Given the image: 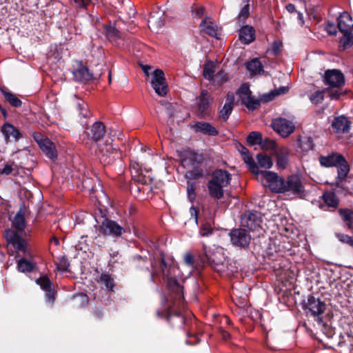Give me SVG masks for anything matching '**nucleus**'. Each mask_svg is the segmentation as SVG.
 Returning a JSON list of instances; mask_svg holds the SVG:
<instances>
[{
  "mask_svg": "<svg viewBox=\"0 0 353 353\" xmlns=\"http://www.w3.org/2000/svg\"><path fill=\"white\" fill-rule=\"evenodd\" d=\"M283 43L279 40L274 41L272 44L271 49L268 50L267 52H271L274 56L279 55L282 52Z\"/></svg>",
  "mask_w": 353,
  "mask_h": 353,
  "instance_id": "55",
  "label": "nucleus"
},
{
  "mask_svg": "<svg viewBox=\"0 0 353 353\" xmlns=\"http://www.w3.org/2000/svg\"><path fill=\"white\" fill-rule=\"evenodd\" d=\"M45 292H46V297L47 300L50 303H53V302L55 300V294H56V292L54 291V290L52 288L48 290H46Z\"/></svg>",
  "mask_w": 353,
  "mask_h": 353,
  "instance_id": "62",
  "label": "nucleus"
},
{
  "mask_svg": "<svg viewBox=\"0 0 353 353\" xmlns=\"http://www.w3.org/2000/svg\"><path fill=\"white\" fill-rule=\"evenodd\" d=\"M74 78L77 81L83 83H88L95 79L92 74L90 72L88 68L85 66L80 65L74 72Z\"/></svg>",
  "mask_w": 353,
  "mask_h": 353,
  "instance_id": "28",
  "label": "nucleus"
},
{
  "mask_svg": "<svg viewBox=\"0 0 353 353\" xmlns=\"http://www.w3.org/2000/svg\"><path fill=\"white\" fill-rule=\"evenodd\" d=\"M337 27L343 34L340 39V43L343 50L352 46L353 45V23L347 12H343L338 17Z\"/></svg>",
  "mask_w": 353,
  "mask_h": 353,
  "instance_id": "6",
  "label": "nucleus"
},
{
  "mask_svg": "<svg viewBox=\"0 0 353 353\" xmlns=\"http://www.w3.org/2000/svg\"><path fill=\"white\" fill-rule=\"evenodd\" d=\"M92 316L95 321H101L105 314V310L101 306H95L92 310Z\"/></svg>",
  "mask_w": 353,
  "mask_h": 353,
  "instance_id": "53",
  "label": "nucleus"
},
{
  "mask_svg": "<svg viewBox=\"0 0 353 353\" xmlns=\"http://www.w3.org/2000/svg\"><path fill=\"white\" fill-rule=\"evenodd\" d=\"M255 30L250 26H243L239 32V39L244 43L248 44L254 40Z\"/></svg>",
  "mask_w": 353,
  "mask_h": 353,
  "instance_id": "34",
  "label": "nucleus"
},
{
  "mask_svg": "<svg viewBox=\"0 0 353 353\" xmlns=\"http://www.w3.org/2000/svg\"><path fill=\"white\" fill-rule=\"evenodd\" d=\"M1 132L7 142L11 141L12 139L14 141H18L22 137V134L18 128L9 123H5L1 127Z\"/></svg>",
  "mask_w": 353,
  "mask_h": 353,
  "instance_id": "27",
  "label": "nucleus"
},
{
  "mask_svg": "<svg viewBox=\"0 0 353 353\" xmlns=\"http://www.w3.org/2000/svg\"><path fill=\"white\" fill-rule=\"evenodd\" d=\"M241 154L243 157L244 162L248 165L249 170L254 174H261L259 166L255 163L249 150L245 146L241 145Z\"/></svg>",
  "mask_w": 353,
  "mask_h": 353,
  "instance_id": "29",
  "label": "nucleus"
},
{
  "mask_svg": "<svg viewBox=\"0 0 353 353\" xmlns=\"http://www.w3.org/2000/svg\"><path fill=\"white\" fill-rule=\"evenodd\" d=\"M37 143L42 152L50 159L54 161L57 159V151L55 144L48 138H41Z\"/></svg>",
  "mask_w": 353,
  "mask_h": 353,
  "instance_id": "22",
  "label": "nucleus"
},
{
  "mask_svg": "<svg viewBox=\"0 0 353 353\" xmlns=\"http://www.w3.org/2000/svg\"><path fill=\"white\" fill-rule=\"evenodd\" d=\"M276 157V166L279 169L286 168L288 164L289 150L286 147H281L275 152Z\"/></svg>",
  "mask_w": 353,
  "mask_h": 353,
  "instance_id": "32",
  "label": "nucleus"
},
{
  "mask_svg": "<svg viewBox=\"0 0 353 353\" xmlns=\"http://www.w3.org/2000/svg\"><path fill=\"white\" fill-rule=\"evenodd\" d=\"M271 126L275 132L283 138L289 137L295 129V125L292 121L283 117L273 119Z\"/></svg>",
  "mask_w": 353,
  "mask_h": 353,
  "instance_id": "13",
  "label": "nucleus"
},
{
  "mask_svg": "<svg viewBox=\"0 0 353 353\" xmlns=\"http://www.w3.org/2000/svg\"><path fill=\"white\" fill-rule=\"evenodd\" d=\"M250 15V5L248 3H247L246 5H245L242 9L241 10L238 17H236V19L239 22L243 23L245 20L249 17Z\"/></svg>",
  "mask_w": 353,
  "mask_h": 353,
  "instance_id": "58",
  "label": "nucleus"
},
{
  "mask_svg": "<svg viewBox=\"0 0 353 353\" xmlns=\"http://www.w3.org/2000/svg\"><path fill=\"white\" fill-rule=\"evenodd\" d=\"M132 180L136 184L145 185L147 183V178L145 175L141 174L132 176Z\"/></svg>",
  "mask_w": 353,
  "mask_h": 353,
  "instance_id": "60",
  "label": "nucleus"
},
{
  "mask_svg": "<svg viewBox=\"0 0 353 353\" xmlns=\"http://www.w3.org/2000/svg\"><path fill=\"white\" fill-rule=\"evenodd\" d=\"M214 228L212 227L211 224L210 223L205 222L201 224L199 229V234L202 236H208L212 234Z\"/></svg>",
  "mask_w": 353,
  "mask_h": 353,
  "instance_id": "57",
  "label": "nucleus"
},
{
  "mask_svg": "<svg viewBox=\"0 0 353 353\" xmlns=\"http://www.w3.org/2000/svg\"><path fill=\"white\" fill-rule=\"evenodd\" d=\"M166 288L168 291L165 301L167 305L176 306L177 308L184 307V290L178 280L174 277H168L166 279Z\"/></svg>",
  "mask_w": 353,
  "mask_h": 353,
  "instance_id": "5",
  "label": "nucleus"
},
{
  "mask_svg": "<svg viewBox=\"0 0 353 353\" xmlns=\"http://www.w3.org/2000/svg\"><path fill=\"white\" fill-rule=\"evenodd\" d=\"M322 198L324 203L328 207L336 208L339 204V200L334 192H325L322 195Z\"/></svg>",
  "mask_w": 353,
  "mask_h": 353,
  "instance_id": "39",
  "label": "nucleus"
},
{
  "mask_svg": "<svg viewBox=\"0 0 353 353\" xmlns=\"http://www.w3.org/2000/svg\"><path fill=\"white\" fill-rule=\"evenodd\" d=\"M134 267L141 270H145L150 272V268L148 265L147 257H143L140 255H136L132 259Z\"/></svg>",
  "mask_w": 353,
  "mask_h": 353,
  "instance_id": "45",
  "label": "nucleus"
},
{
  "mask_svg": "<svg viewBox=\"0 0 353 353\" xmlns=\"http://www.w3.org/2000/svg\"><path fill=\"white\" fill-rule=\"evenodd\" d=\"M12 226L15 231L23 232L25 230L26 224L25 220L24 212L20 209L14 217L12 221Z\"/></svg>",
  "mask_w": 353,
  "mask_h": 353,
  "instance_id": "36",
  "label": "nucleus"
},
{
  "mask_svg": "<svg viewBox=\"0 0 353 353\" xmlns=\"http://www.w3.org/2000/svg\"><path fill=\"white\" fill-rule=\"evenodd\" d=\"M261 175L274 193L285 194L293 198L302 199L305 196V189L300 177L296 174L289 175L286 179L271 171H263Z\"/></svg>",
  "mask_w": 353,
  "mask_h": 353,
  "instance_id": "1",
  "label": "nucleus"
},
{
  "mask_svg": "<svg viewBox=\"0 0 353 353\" xmlns=\"http://www.w3.org/2000/svg\"><path fill=\"white\" fill-rule=\"evenodd\" d=\"M234 94L231 92H228L225 96V103L219 111V119L223 121H227L234 109Z\"/></svg>",
  "mask_w": 353,
  "mask_h": 353,
  "instance_id": "18",
  "label": "nucleus"
},
{
  "mask_svg": "<svg viewBox=\"0 0 353 353\" xmlns=\"http://www.w3.org/2000/svg\"><path fill=\"white\" fill-rule=\"evenodd\" d=\"M236 94L238 96L241 103L250 111H254L259 108L261 101L252 95L251 90H236Z\"/></svg>",
  "mask_w": 353,
  "mask_h": 353,
  "instance_id": "15",
  "label": "nucleus"
},
{
  "mask_svg": "<svg viewBox=\"0 0 353 353\" xmlns=\"http://www.w3.org/2000/svg\"><path fill=\"white\" fill-rule=\"evenodd\" d=\"M97 281L103 287H104L106 291H114V288L115 287L114 281L109 273L105 272L101 274L99 278L97 279Z\"/></svg>",
  "mask_w": 353,
  "mask_h": 353,
  "instance_id": "35",
  "label": "nucleus"
},
{
  "mask_svg": "<svg viewBox=\"0 0 353 353\" xmlns=\"http://www.w3.org/2000/svg\"><path fill=\"white\" fill-rule=\"evenodd\" d=\"M164 24L162 15L159 12L151 14L148 19V26L150 28L156 30Z\"/></svg>",
  "mask_w": 353,
  "mask_h": 353,
  "instance_id": "40",
  "label": "nucleus"
},
{
  "mask_svg": "<svg viewBox=\"0 0 353 353\" xmlns=\"http://www.w3.org/2000/svg\"><path fill=\"white\" fill-rule=\"evenodd\" d=\"M105 134V126L101 121L94 122L90 127L86 128L83 135L88 140L98 142L103 139Z\"/></svg>",
  "mask_w": 353,
  "mask_h": 353,
  "instance_id": "16",
  "label": "nucleus"
},
{
  "mask_svg": "<svg viewBox=\"0 0 353 353\" xmlns=\"http://www.w3.org/2000/svg\"><path fill=\"white\" fill-rule=\"evenodd\" d=\"M256 159L260 167L265 169H270L273 165V161L270 156L265 153H259L256 155Z\"/></svg>",
  "mask_w": 353,
  "mask_h": 353,
  "instance_id": "43",
  "label": "nucleus"
},
{
  "mask_svg": "<svg viewBox=\"0 0 353 353\" xmlns=\"http://www.w3.org/2000/svg\"><path fill=\"white\" fill-rule=\"evenodd\" d=\"M3 94L5 99L14 108H19L22 105V101L17 97V96L11 92L6 90H0Z\"/></svg>",
  "mask_w": 353,
  "mask_h": 353,
  "instance_id": "42",
  "label": "nucleus"
},
{
  "mask_svg": "<svg viewBox=\"0 0 353 353\" xmlns=\"http://www.w3.org/2000/svg\"><path fill=\"white\" fill-rule=\"evenodd\" d=\"M168 264L166 263L164 257V254L161 253L160 254V262H159V272H161L165 279H167L169 276Z\"/></svg>",
  "mask_w": 353,
  "mask_h": 353,
  "instance_id": "52",
  "label": "nucleus"
},
{
  "mask_svg": "<svg viewBox=\"0 0 353 353\" xmlns=\"http://www.w3.org/2000/svg\"><path fill=\"white\" fill-rule=\"evenodd\" d=\"M338 212L346 227L350 230H353V210L339 208Z\"/></svg>",
  "mask_w": 353,
  "mask_h": 353,
  "instance_id": "37",
  "label": "nucleus"
},
{
  "mask_svg": "<svg viewBox=\"0 0 353 353\" xmlns=\"http://www.w3.org/2000/svg\"><path fill=\"white\" fill-rule=\"evenodd\" d=\"M262 218L257 211L247 210L240 216V224L249 232L255 231L261 228Z\"/></svg>",
  "mask_w": 353,
  "mask_h": 353,
  "instance_id": "12",
  "label": "nucleus"
},
{
  "mask_svg": "<svg viewBox=\"0 0 353 353\" xmlns=\"http://www.w3.org/2000/svg\"><path fill=\"white\" fill-rule=\"evenodd\" d=\"M190 128L196 133H201L210 137H215L219 134L217 129L211 123L205 121H196L190 126Z\"/></svg>",
  "mask_w": 353,
  "mask_h": 353,
  "instance_id": "20",
  "label": "nucleus"
},
{
  "mask_svg": "<svg viewBox=\"0 0 353 353\" xmlns=\"http://www.w3.org/2000/svg\"><path fill=\"white\" fill-rule=\"evenodd\" d=\"M298 147L303 152H307L312 150L314 147L313 139L310 137L299 136L297 138Z\"/></svg>",
  "mask_w": 353,
  "mask_h": 353,
  "instance_id": "38",
  "label": "nucleus"
},
{
  "mask_svg": "<svg viewBox=\"0 0 353 353\" xmlns=\"http://www.w3.org/2000/svg\"><path fill=\"white\" fill-rule=\"evenodd\" d=\"M289 90H271L269 92L263 94L259 99L261 103H268L276 97L285 94Z\"/></svg>",
  "mask_w": 353,
  "mask_h": 353,
  "instance_id": "41",
  "label": "nucleus"
},
{
  "mask_svg": "<svg viewBox=\"0 0 353 353\" xmlns=\"http://www.w3.org/2000/svg\"><path fill=\"white\" fill-rule=\"evenodd\" d=\"M36 283L44 291L52 288V282L47 276H43L37 279Z\"/></svg>",
  "mask_w": 353,
  "mask_h": 353,
  "instance_id": "51",
  "label": "nucleus"
},
{
  "mask_svg": "<svg viewBox=\"0 0 353 353\" xmlns=\"http://www.w3.org/2000/svg\"><path fill=\"white\" fill-rule=\"evenodd\" d=\"M203 174V170L201 167H197L192 168L191 170L186 171L185 176L189 181L202 178Z\"/></svg>",
  "mask_w": 353,
  "mask_h": 353,
  "instance_id": "46",
  "label": "nucleus"
},
{
  "mask_svg": "<svg viewBox=\"0 0 353 353\" xmlns=\"http://www.w3.org/2000/svg\"><path fill=\"white\" fill-rule=\"evenodd\" d=\"M332 127L336 133L346 134L350 129V121L343 116H338L334 118Z\"/></svg>",
  "mask_w": 353,
  "mask_h": 353,
  "instance_id": "24",
  "label": "nucleus"
},
{
  "mask_svg": "<svg viewBox=\"0 0 353 353\" xmlns=\"http://www.w3.org/2000/svg\"><path fill=\"white\" fill-rule=\"evenodd\" d=\"M76 110L78 117L77 121L81 125H85L88 122V119L92 115L88 105L84 101L81 100L77 103Z\"/></svg>",
  "mask_w": 353,
  "mask_h": 353,
  "instance_id": "26",
  "label": "nucleus"
},
{
  "mask_svg": "<svg viewBox=\"0 0 353 353\" xmlns=\"http://www.w3.org/2000/svg\"><path fill=\"white\" fill-rule=\"evenodd\" d=\"M99 232L106 236L118 239L127 232V229L119 225L117 221L104 217L98 228Z\"/></svg>",
  "mask_w": 353,
  "mask_h": 353,
  "instance_id": "9",
  "label": "nucleus"
},
{
  "mask_svg": "<svg viewBox=\"0 0 353 353\" xmlns=\"http://www.w3.org/2000/svg\"><path fill=\"white\" fill-rule=\"evenodd\" d=\"M316 321L319 325L322 326L323 332L328 338H332L334 336L335 334L334 329L327 323L324 322L322 317L316 318Z\"/></svg>",
  "mask_w": 353,
  "mask_h": 353,
  "instance_id": "48",
  "label": "nucleus"
},
{
  "mask_svg": "<svg viewBox=\"0 0 353 353\" xmlns=\"http://www.w3.org/2000/svg\"><path fill=\"white\" fill-rule=\"evenodd\" d=\"M122 23V21L118 20L113 24L104 26L105 35L110 41L117 43L119 39H123L124 35L121 28Z\"/></svg>",
  "mask_w": 353,
  "mask_h": 353,
  "instance_id": "17",
  "label": "nucleus"
},
{
  "mask_svg": "<svg viewBox=\"0 0 353 353\" xmlns=\"http://www.w3.org/2000/svg\"><path fill=\"white\" fill-rule=\"evenodd\" d=\"M203 162L202 154H199L192 150L186 151L184 157L182 159V163L184 167L197 168L201 167Z\"/></svg>",
  "mask_w": 353,
  "mask_h": 353,
  "instance_id": "21",
  "label": "nucleus"
},
{
  "mask_svg": "<svg viewBox=\"0 0 353 353\" xmlns=\"http://www.w3.org/2000/svg\"><path fill=\"white\" fill-rule=\"evenodd\" d=\"M21 232L15 231L13 229H6L3 232L7 245H10L18 252H22L26 257H32L30 250L28 249V241L24 239Z\"/></svg>",
  "mask_w": 353,
  "mask_h": 353,
  "instance_id": "7",
  "label": "nucleus"
},
{
  "mask_svg": "<svg viewBox=\"0 0 353 353\" xmlns=\"http://www.w3.org/2000/svg\"><path fill=\"white\" fill-rule=\"evenodd\" d=\"M228 235L231 244L234 247L246 249L250 244L252 237L250 232L242 227L233 228Z\"/></svg>",
  "mask_w": 353,
  "mask_h": 353,
  "instance_id": "10",
  "label": "nucleus"
},
{
  "mask_svg": "<svg viewBox=\"0 0 353 353\" xmlns=\"http://www.w3.org/2000/svg\"><path fill=\"white\" fill-rule=\"evenodd\" d=\"M214 72L215 65L212 61L208 62L204 65L203 74L205 79L214 80Z\"/></svg>",
  "mask_w": 353,
  "mask_h": 353,
  "instance_id": "50",
  "label": "nucleus"
},
{
  "mask_svg": "<svg viewBox=\"0 0 353 353\" xmlns=\"http://www.w3.org/2000/svg\"><path fill=\"white\" fill-rule=\"evenodd\" d=\"M57 269L61 272H70V262L66 256H61L56 261Z\"/></svg>",
  "mask_w": 353,
  "mask_h": 353,
  "instance_id": "49",
  "label": "nucleus"
},
{
  "mask_svg": "<svg viewBox=\"0 0 353 353\" xmlns=\"http://www.w3.org/2000/svg\"><path fill=\"white\" fill-rule=\"evenodd\" d=\"M207 186L209 195L211 198L219 200L223 197V188L225 186L222 185H221L220 184L215 183L214 181H208Z\"/></svg>",
  "mask_w": 353,
  "mask_h": 353,
  "instance_id": "30",
  "label": "nucleus"
},
{
  "mask_svg": "<svg viewBox=\"0 0 353 353\" xmlns=\"http://www.w3.org/2000/svg\"><path fill=\"white\" fill-rule=\"evenodd\" d=\"M262 134L257 131H252L248 135L246 142L250 146L260 145L261 142Z\"/></svg>",
  "mask_w": 353,
  "mask_h": 353,
  "instance_id": "47",
  "label": "nucleus"
},
{
  "mask_svg": "<svg viewBox=\"0 0 353 353\" xmlns=\"http://www.w3.org/2000/svg\"><path fill=\"white\" fill-rule=\"evenodd\" d=\"M301 307L306 314L310 313L312 316L318 318L321 317L320 315L325 312L326 304L319 298H316L314 295L310 294L307 300L302 301Z\"/></svg>",
  "mask_w": 353,
  "mask_h": 353,
  "instance_id": "11",
  "label": "nucleus"
},
{
  "mask_svg": "<svg viewBox=\"0 0 353 353\" xmlns=\"http://www.w3.org/2000/svg\"><path fill=\"white\" fill-rule=\"evenodd\" d=\"M260 146L263 150H274L276 148V143L275 141L269 138L263 139L262 137Z\"/></svg>",
  "mask_w": 353,
  "mask_h": 353,
  "instance_id": "54",
  "label": "nucleus"
},
{
  "mask_svg": "<svg viewBox=\"0 0 353 353\" xmlns=\"http://www.w3.org/2000/svg\"><path fill=\"white\" fill-rule=\"evenodd\" d=\"M92 0H73L77 8H86Z\"/></svg>",
  "mask_w": 353,
  "mask_h": 353,
  "instance_id": "63",
  "label": "nucleus"
},
{
  "mask_svg": "<svg viewBox=\"0 0 353 353\" xmlns=\"http://www.w3.org/2000/svg\"><path fill=\"white\" fill-rule=\"evenodd\" d=\"M14 168L12 167V165H10L9 163H7L4 165L3 169H0V174H4V175H8L12 173V172L14 170Z\"/></svg>",
  "mask_w": 353,
  "mask_h": 353,
  "instance_id": "64",
  "label": "nucleus"
},
{
  "mask_svg": "<svg viewBox=\"0 0 353 353\" xmlns=\"http://www.w3.org/2000/svg\"><path fill=\"white\" fill-rule=\"evenodd\" d=\"M317 90L311 94L310 99L313 104H319L323 102L325 94V91L329 92V94L332 99H338L341 95L345 94L347 90Z\"/></svg>",
  "mask_w": 353,
  "mask_h": 353,
  "instance_id": "19",
  "label": "nucleus"
},
{
  "mask_svg": "<svg viewBox=\"0 0 353 353\" xmlns=\"http://www.w3.org/2000/svg\"><path fill=\"white\" fill-rule=\"evenodd\" d=\"M245 67L251 76L261 75L264 73L263 64L259 58L246 62Z\"/></svg>",
  "mask_w": 353,
  "mask_h": 353,
  "instance_id": "31",
  "label": "nucleus"
},
{
  "mask_svg": "<svg viewBox=\"0 0 353 353\" xmlns=\"http://www.w3.org/2000/svg\"><path fill=\"white\" fill-rule=\"evenodd\" d=\"M228 80V75L223 70L219 71L214 77V82L219 85L226 82Z\"/></svg>",
  "mask_w": 353,
  "mask_h": 353,
  "instance_id": "59",
  "label": "nucleus"
},
{
  "mask_svg": "<svg viewBox=\"0 0 353 353\" xmlns=\"http://www.w3.org/2000/svg\"><path fill=\"white\" fill-rule=\"evenodd\" d=\"M325 30L330 35H336L337 30L334 23L327 21Z\"/></svg>",
  "mask_w": 353,
  "mask_h": 353,
  "instance_id": "61",
  "label": "nucleus"
},
{
  "mask_svg": "<svg viewBox=\"0 0 353 353\" xmlns=\"http://www.w3.org/2000/svg\"><path fill=\"white\" fill-rule=\"evenodd\" d=\"M183 307L177 308L176 306L166 305L162 310L156 311V316L159 318L165 319L173 328H183L186 332L188 338L193 337L194 341H186L187 343L196 345L200 341L199 334H191L188 330L192 323V319L183 316L181 310Z\"/></svg>",
  "mask_w": 353,
  "mask_h": 353,
  "instance_id": "2",
  "label": "nucleus"
},
{
  "mask_svg": "<svg viewBox=\"0 0 353 353\" xmlns=\"http://www.w3.org/2000/svg\"><path fill=\"white\" fill-rule=\"evenodd\" d=\"M200 32L202 35L207 34L212 37H216L218 27L210 17H205L200 23Z\"/></svg>",
  "mask_w": 353,
  "mask_h": 353,
  "instance_id": "23",
  "label": "nucleus"
},
{
  "mask_svg": "<svg viewBox=\"0 0 353 353\" xmlns=\"http://www.w3.org/2000/svg\"><path fill=\"white\" fill-rule=\"evenodd\" d=\"M323 81L332 88H340L345 85V76L340 70L329 69L325 71Z\"/></svg>",
  "mask_w": 353,
  "mask_h": 353,
  "instance_id": "14",
  "label": "nucleus"
},
{
  "mask_svg": "<svg viewBox=\"0 0 353 353\" xmlns=\"http://www.w3.org/2000/svg\"><path fill=\"white\" fill-rule=\"evenodd\" d=\"M214 98L208 90H201V92L196 99L195 115L200 119H208L212 117V105Z\"/></svg>",
  "mask_w": 353,
  "mask_h": 353,
  "instance_id": "8",
  "label": "nucleus"
},
{
  "mask_svg": "<svg viewBox=\"0 0 353 353\" xmlns=\"http://www.w3.org/2000/svg\"><path fill=\"white\" fill-rule=\"evenodd\" d=\"M34 268V264L26 258H22L17 261V270L21 272H31Z\"/></svg>",
  "mask_w": 353,
  "mask_h": 353,
  "instance_id": "44",
  "label": "nucleus"
},
{
  "mask_svg": "<svg viewBox=\"0 0 353 353\" xmlns=\"http://www.w3.org/2000/svg\"><path fill=\"white\" fill-rule=\"evenodd\" d=\"M203 257L206 263L220 274H229L232 270L228 271V266L225 263V258L221 247H208L203 244Z\"/></svg>",
  "mask_w": 353,
  "mask_h": 353,
  "instance_id": "4",
  "label": "nucleus"
},
{
  "mask_svg": "<svg viewBox=\"0 0 353 353\" xmlns=\"http://www.w3.org/2000/svg\"><path fill=\"white\" fill-rule=\"evenodd\" d=\"M319 161L322 167L337 168V176L336 177V183L339 185L342 183L347 177L350 172L349 164L341 154L337 152H332V154L327 156H320Z\"/></svg>",
  "mask_w": 353,
  "mask_h": 353,
  "instance_id": "3",
  "label": "nucleus"
},
{
  "mask_svg": "<svg viewBox=\"0 0 353 353\" xmlns=\"http://www.w3.org/2000/svg\"><path fill=\"white\" fill-rule=\"evenodd\" d=\"M153 88H168V84L165 78L164 72L161 69H156L153 72L151 81Z\"/></svg>",
  "mask_w": 353,
  "mask_h": 353,
  "instance_id": "33",
  "label": "nucleus"
},
{
  "mask_svg": "<svg viewBox=\"0 0 353 353\" xmlns=\"http://www.w3.org/2000/svg\"><path fill=\"white\" fill-rule=\"evenodd\" d=\"M232 180V174L227 170L216 169L212 174V178L209 181H214L221 185L228 186Z\"/></svg>",
  "mask_w": 353,
  "mask_h": 353,
  "instance_id": "25",
  "label": "nucleus"
},
{
  "mask_svg": "<svg viewBox=\"0 0 353 353\" xmlns=\"http://www.w3.org/2000/svg\"><path fill=\"white\" fill-rule=\"evenodd\" d=\"M187 193L190 201L193 202L196 199V185L195 183L188 181Z\"/></svg>",
  "mask_w": 353,
  "mask_h": 353,
  "instance_id": "56",
  "label": "nucleus"
}]
</instances>
